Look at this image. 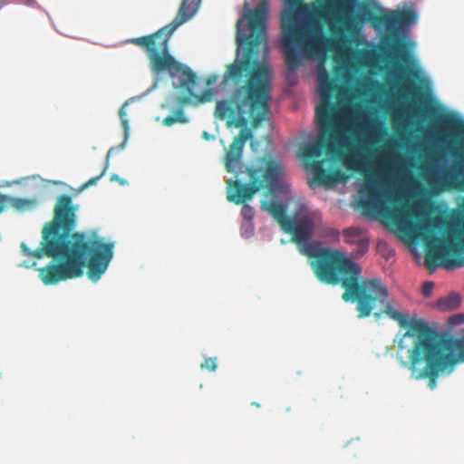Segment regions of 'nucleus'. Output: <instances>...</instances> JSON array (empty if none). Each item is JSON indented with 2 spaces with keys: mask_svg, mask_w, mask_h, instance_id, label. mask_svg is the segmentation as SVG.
<instances>
[{
  "mask_svg": "<svg viewBox=\"0 0 464 464\" xmlns=\"http://www.w3.org/2000/svg\"><path fill=\"white\" fill-rule=\"evenodd\" d=\"M383 29L387 31L380 41L379 49L387 57L392 60L407 63L409 62V53L406 44L400 40L397 35L398 29L415 24L417 14L413 10H403L401 12H387Z\"/></svg>",
  "mask_w": 464,
  "mask_h": 464,
  "instance_id": "obj_9",
  "label": "nucleus"
},
{
  "mask_svg": "<svg viewBox=\"0 0 464 464\" xmlns=\"http://www.w3.org/2000/svg\"><path fill=\"white\" fill-rule=\"evenodd\" d=\"M111 180L113 181V180H116L118 181L120 184L121 185H124L126 183L125 180L121 179L118 175L116 174H113L111 177Z\"/></svg>",
  "mask_w": 464,
  "mask_h": 464,
  "instance_id": "obj_27",
  "label": "nucleus"
},
{
  "mask_svg": "<svg viewBox=\"0 0 464 464\" xmlns=\"http://www.w3.org/2000/svg\"><path fill=\"white\" fill-rule=\"evenodd\" d=\"M198 2L199 0H182L179 12L170 24L161 27L154 34L128 41L143 48L154 72H168L170 77L183 76L178 87L183 90L186 95L178 96L177 103L179 107L172 115H169L163 120L162 123L168 127L175 123H187L188 121L183 110L185 106L193 102L195 104L209 102L214 96V92L211 89H207L200 94H195L193 89L197 85V75L188 66L176 61L169 53V41L171 34L179 26L188 21L196 14Z\"/></svg>",
  "mask_w": 464,
  "mask_h": 464,
  "instance_id": "obj_6",
  "label": "nucleus"
},
{
  "mask_svg": "<svg viewBox=\"0 0 464 464\" xmlns=\"http://www.w3.org/2000/svg\"><path fill=\"white\" fill-rule=\"evenodd\" d=\"M216 79H217L216 76L208 77V82H207L208 85H210V84L214 83L216 82Z\"/></svg>",
  "mask_w": 464,
  "mask_h": 464,
  "instance_id": "obj_29",
  "label": "nucleus"
},
{
  "mask_svg": "<svg viewBox=\"0 0 464 464\" xmlns=\"http://www.w3.org/2000/svg\"><path fill=\"white\" fill-rule=\"evenodd\" d=\"M449 324L451 326L460 325L464 324V314H457L450 317Z\"/></svg>",
  "mask_w": 464,
  "mask_h": 464,
  "instance_id": "obj_23",
  "label": "nucleus"
},
{
  "mask_svg": "<svg viewBox=\"0 0 464 464\" xmlns=\"http://www.w3.org/2000/svg\"><path fill=\"white\" fill-rule=\"evenodd\" d=\"M462 301L461 295L457 292L440 297L437 301V306L441 311H451L459 307Z\"/></svg>",
  "mask_w": 464,
  "mask_h": 464,
  "instance_id": "obj_17",
  "label": "nucleus"
},
{
  "mask_svg": "<svg viewBox=\"0 0 464 464\" xmlns=\"http://www.w3.org/2000/svg\"><path fill=\"white\" fill-rule=\"evenodd\" d=\"M350 301L357 303L359 317L372 314L379 318L382 314L396 321L407 329L398 343V349L407 348L405 341L413 339V345L409 349L408 362L404 366L417 372V379H429V387L437 386L440 372L453 367L458 362H464V337L453 339L438 334L423 320L409 317L406 314L393 309L389 301L388 292H350Z\"/></svg>",
  "mask_w": 464,
  "mask_h": 464,
  "instance_id": "obj_5",
  "label": "nucleus"
},
{
  "mask_svg": "<svg viewBox=\"0 0 464 464\" xmlns=\"http://www.w3.org/2000/svg\"><path fill=\"white\" fill-rule=\"evenodd\" d=\"M386 11L376 0H358L352 2L350 10V46L361 44V33L366 23L375 30H382Z\"/></svg>",
  "mask_w": 464,
  "mask_h": 464,
  "instance_id": "obj_10",
  "label": "nucleus"
},
{
  "mask_svg": "<svg viewBox=\"0 0 464 464\" xmlns=\"http://www.w3.org/2000/svg\"><path fill=\"white\" fill-rule=\"evenodd\" d=\"M251 138V131L247 129L240 130L234 138L225 155V165L227 172L235 173L238 178L241 172V160L245 143ZM249 182L243 183L241 179H228L227 181V199L237 205H243L241 215L244 219L251 220L254 209L246 201L251 200L262 188L274 190L284 175V166L281 160L272 156H263L257 159L253 166L245 167Z\"/></svg>",
  "mask_w": 464,
  "mask_h": 464,
  "instance_id": "obj_7",
  "label": "nucleus"
},
{
  "mask_svg": "<svg viewBox=\"0 0 464 464\" xmlns=\"http://www.w3.org/2000/svg\"><path fill=\"white\" fill-rule=\"evenodd\" d=\"M434 288V283L428 281L422 285L421 290H432Z\"/></svg>",
  "mask_w": 464,
  "mask_h": 464,
  "instance_id": "obj_25",
  "label": "nucleus"
},
{
  "mask_svg": "<svg viewBox=\"0 0 464 464\" xmlns=\"http://www.w3.org/2000/svg\"><path fill=\"white\" fill-rule=\"evenodd\" d=\"M349 168L350 169H353V160H352V157L350 156V165H349Z\"/></svg>",
  "mask_w": 464,
  "mask_h": 464,
  "instance_id": "obj_34",
  "label": "nucleus"
},
{
  "mask_svg": "<svg viewBox=\"0 0 464 464\" xmlns=\"http://www.w3.org/2000/svg\"><path fill=\"white\" fill-rule=\"evenodd\" d=\"M326 236H329V237L336 239V238H338L339 233L337 230L331 228V229H328Z\"/></svg>",
  "mask_w": 464,
  "mask_h": 464,
  "instance_id": "obj_26",
  "label": "nucleus"
},
{
  "mask_svg": "<svg viewBox=\"0 0 464 464\" xmlns=\"http://www.w3.org/2000/svg\"><path fill=\"white\" fill-rule=\"evenodd\" d=\"M269 12L267 0H262L254 10H249L247 36L237 30L238 44H246V53L227 65L224 83L235 86L229 99L219 101L216 113L220 119L233 118L237 126L250 121L253 128L270 119L272 74L268 65L255 57L258 49L267 53L266 18Z\"/></svg>",
  "mask_w": 464,
  "mask_h": 464,
  "instance_id": "obj_4",
  "label": "nucleus"
},
{
  "mask_svg": "<svg viewBox=\"0 0 464 464\" xmlns=\"http://www.w3.org/2000/svg\"><path fill=\"white\" fill-rule=\"evenodd\" d=\"M113 151H114V148H111L109 150V151L107 153L106 163H105V166H104L102 171L101 172V174L96 177L91 178L88 181H86L84 184H82L80 188V190H83L91 186L96 185L98 183V181L105 175V173L107 172V170L109 169V158L111 157V155Z\"/></svg>",
  "mask_w": 464,
  "mask_h": 464,
  "instance_id": "obj_19",
  "label": "nucleus"
},
{
  "mask_svg": "<svg viewBox=\"0 0 464 464\" xmlns=\"http://www.w3.org/2000/svg\"><path fill=\"white\" fill-rule=\"evenodd\" d=\"M464 179V167L453 164L439 175H430V182L440 190L459 189L462 187Z\"/></svg>",
  "mask_w": 464,
  "mask_h": 464,
  "instance_id": "obj_14",
  "label": "nucleus"
},
{
  "mask_svg": "<svg viewBox=\"0 0 464 464\" xmlns=\"http://www.w3.org/2000/svg\"><path fill=\"white\" fill-rule=\"evenodd\" d=\"M217 367H218V364H217V359L216 358H207L201 363V369H206V370H208L210 372L216 371Z\"/></svg>",
  "mask_w": 464,
  "mask_h": 464,
  "instance_id": "obj_21",
  "label": "nucleus"
},
{
  "mask_svg": "<svg viewBox=\"0 0 464 464\" xmlns=\"http://www.w3.org/2000/svg\"><path fill=\"white\" fill-rule=\"evenodd\" d=\"M305 256L317 279L328 285L341 284L343 290H348V256L343 252L331 247L311 246Z\"/></svg>",
  "mask_w": 464,
  "mask_h": 464,
  "instance_id": "obj_8",
  "label": "nucleus"
},
{
  "mask_svg": "<svg viewBox=\"0 0 464 464\" xmlns=\"http://www.w3.org/2000/svg\"><path fill=\"white\" fill-rule=\"evenodd\" d=\"M440 123L447 128L452 130H458L459 132L464 134V122L454 118L452 115H443L439 119Z\"/></svg>",
  "mask_w": 464,
  "mask_h": 464,
  "instance_id": "obj_18",
  "label": "nucleus"
},
{
  "mask_svg": "<svg viewBox=\"0 0 464 464\" xmlns=\"http://www.w3.org/2000/svg\"><path fill=\"white\" fill-rule=\"evenodd\" d=\"M39 203L40 200L36 197L24 198L11 196L10 207L16 212L23 213L35 209L39 206Z\"/></svg>",
  "mask_w": 464,
  "mask_h": 464,
  "instance_id": "obj_16",
  "label": "nucleus"
},
{
  "mask_svg": "<svg viewBox=\"0 0 464 464\" xmlns=\"http://www.w3.org/2000/svg\"><path fill=\"white\" fill-rule=\"evenodd\" d=\"M349 54H350V56L352 55V51H351V50H350V52H349Z\"/></svg>",
  "mask_w": 464,
  "mask_h": 464,
  "instance_id": "obj_40",
  "label": "nucleus"
},
{
  "mask_svg": "<svg viewBox=\"0 0 464 464\" xmlns=\"http://www.w3.org/2000/svg\"><path fill=\"white\" fill-rule=\"evenodd\" d=\"M314 15L327 24L333 32L340 23V34H348V0H315Z\"/></svg>",
  "mask_w": 464,
  "mask_h": 464,
  "instance_id": "obj_12",
  "label": "nucleus"
},
{
  "mask_svg": "<svg viewBox=\"0 0 464 464\" xmlns=\"http://www.w3.org/2000/svg\"><path fill=\"white\" fill-rule=\"evenodd\" d=\"M120 117L121 120L122 126L127 130L129 129V123H128V120L126 119V111L123 107H121L120 110Z\"/></svg>",
  "mask_w": 464,
  "mask_h": 464,
  "instance_id": "obj_24",
  "label": "nucleus"
},
{
  "mask_svg": "<svg viewBox=\"0 0 464 464\" xmlns=\"http://www.w3.org/2000/svg\"><path fill=\"white\" fill-rule=\"evenodd\" d=\"M349 95H350V96L352 95V92H349Z\"/></svg>",
  "mask_w": 464,
  "mask_h": 464,
  "instance_id": "obj_41",
  "label": "nucleus"
},
{
  "mask_svg": "<svg viewBox=\"0 0 464 464\" xmlns=\"http://www.w3.org/2000/svg\"><path fill=\"white\" fill-rule=\"evenodd\" d=\"M416 94H417V96H418L419 98H421V97H428V93H426V92H422L420 91V88H417Z\"/></svg>",
  "mask_w": 464,
  "mask_h": 464,
  "instance_id": "obj_28",
  "label": "nucleus"
},
{
  "mask_svg": "<svg viewBox=\"0 0 464 464\" xmlns=\"http://www.w3.org/2000/svg\"><path fill=\"white\" fill-rule=\"evenodd\" d=\"M410 73L412 75V76H416V73L413 72H410Z\"/></svg>",
  "mask_w": 464,
  "mask_h": 464,
  "instance_id": "obj_38",
  "label": "nucleus"
},
{
  "mask_svg": "<svg viewBox=\"0 0 464 464\" xmlns=\"http://www.w3.org/2000/svg\"><path fill=\"white\" fill-rule=\"evenodd\" d=\"M348 298H349L348 292H343L342 299L344 300L345 302H348Z\"/></svg>",
  "mask_w": 464,
  "mask_h": 464,
  "instance_id": "obj_30",
  "label": "nucleus"
},
{
  "mask_svg": "<svg viewBox=\"0 0 464 464\" xmlns=\"http://www.w3.org/2000/svg\"><path fill=\"white\" fill-rule=\"evenodd\" d=\"M78 209L72 196L60 195L53 219L42 229L40 247L33 250L24 242L20 245L24 257L20 266L37 270L45 285L80 277L85 267L88 278L97 282L113 256L114 243L104 242L96 233L74 232Z\"/></svg>",
  "mask_w": 464,
  "mask_h": 464,
  "instance_id": "obj_2",
  "label": "nucleus"
},
{
  "mask_svg": "<svg viewBox=\"0 0 464 464\" xmlns=\"http://www.w3.org/2000/svg\"><path fill=\"white\" fill-rule=\"evenodd\" d=\"M380 167L362 173L357 202L362 213L385 219L401 233H415L425 246V266L430 271L439 266L454 269L462 266L464 221L446 224L440 217H432L413 225L411 218L418 216L413 205L390 206L396 201L391 173L386 164Z\"/></svg>",
  "mask_w": 464,
  "mask_h": 464,
  "instance_id": "obj_3",
  "label": "nucleus"
},
{
  "mask_svg": "<svg viewBox=\"0 0 464 464\" xmlns=\"http://www.w3.org/2000/svg\"><path fill=\"white\" fill-rule=\"evenodd\" d=\"M314 221L307 214L295 213L290 218L283 230L292 236V241L298 246L304 256L311 246H318L320 241H310L314 231Z\"/></svg>",
  "mask_w": 464,
  "mask_h": 464,
  "instance_id": "obj_13",
  "label": "nucleus"
},
{
  "mask_svg": "<svg viewBox=\"0 0 464 464\" xmlns=\"http://www.w3.org/2000/svg\"><path fill=\"white\" fill-rule=\"evenodd\" d=\"M11 196L0 193V214L10 207Z\"/></svg>",
  "mask_w": 464,
  "mask_h": 464,
  "instance_id": "obj_22",
  "label": "nucleus"
},
{
  "mask_svg": "<svg viewBox=\"0 0 464 464\" xmlns=\"http://www.w3.org/2000/svg\"><path fill=\"white\" fill-rule=\"evenodd\" d=\"M349 68H350V70L352 69V63H350Z\"/></svg>",
  "mask_w": 464,
  "mask_h": 464,
  "instance_id": "obj_39",
  "label": "nucleus"
},
{
  "mask_svg": "<svg viewBox=\"0 0 464 464\" xmlns=\"http://www.w3.org/2000/svg\"><path fill=\"white\" fill-rule=\"evenodd\" d=\"M282 51L285 79L296 83L295 71L302 60L317 59L320 103L315 115L319 135L300 147L298 158L312 171L309 182L334 187L348 179V34L328 36L316 19L282 21Z\"/></svg>",
  "mask_w": 464,
  "mask_h": 464,
  "instance_id": "obj_1",
  "label": "nucleus"
},
{
  "mask_svg": "<svg viewBox=\"0 0 464 464\" xmlns=\"http://www.w3.org/2000/svg\"><path fill=\"white\" fill-rule=\"evenodd\" d=\"M381 87L380 83L371 77H363L362 80V88L363 91L373 93L374 91Z\"/></svg>",
  "mask_w": 464,
  "mask_h": 464,
  "instance_id": "obj_20",
  "label": "nucleus"
},
{
  "mask_svg": "<svg viewBox=\"0 0 464 464\" xmlns=\"http://www.w3.org/2000/svg\"><path fill=\"white\" fill-rule=\"evenodd\" d=\"M423 293H424V295H425L426 297H430V296L431 295V293H432V292L425 291V292H423Z\"/></svg>",
  "mask_w": 464,
  "mask_h": 464,
  "instance_id": "obj_31",
  "label": "nucleus"
},
{
  "mask_svg": "<svg viewBox=\"0 0 464 464\" xmlns=\"http://www.w3.org/2000/svg\"><path fill=\"white\" fill-rule=\"evenodd\" d=\"M261 209L267 211L281 226L282 229L288 222L291 217L286 214V207L284 204L278 203L275 200L261 201Z\"/></svg>",
  "mask_w": 464,
  "mask_h": 464,
  "instance_id": "obj_15",
  "label": "nucleus"
},
{
  "mask_svg": "<svg viewBox=\"0 0 464 464\" xmlns=\"http://www.w3.org/2000/svg\"><path fill=\"white\" fill-rule=\"evenodd\" d=\"M252 404H253V405H256V407H259V406H260V405H259V403H256V402H253Z\"/></svg>",
  "mask_w": 464,
  "mask_h": 464,
  "instance_id": "obj_37",
  "label": "nucleus"
},
{
  "mask_svg": "<svg viewBox=\"0 0 464 464\" xmlns=\"http://www.w3.org/2000/svg\"><path fill=\"white\" fill-rule=\"evenodd\" d=\"M203 137H204L205 139H208V134L207 132H204V133H203Z\"/></svg>",
  "mask_w": 464,
  "mask_h": 464,
  "instance_id": "obj_36",
  "label": "nucleus"
},
{
  "mask_svg": "<svg viewBox=\"0 0 464 464\" xmlns=\"http://www.w3.org/2000/svg\"><path fill=\"white\" fill-rule=\"evenodd\" d=\"M343 235L345 237V236H348V229H343Z\"/></svg>",
  "mask_w": 464,
  "mask_h": 464,
  "instance_id": "obj_33",
  "label": "nucleus"
},
{
  "mask_svg": "<svg viewBox=\"0 0 464 464\" xmlns=\"http://www.w3.org/2000/svg\"><path fill=\"white\" fill-rule=\"evenodd\" d=\"M393 255H394L393 251L392 250H389L386 258H389L390 256H393Z\"/></svg>",
  "mask_w": 464,
  "mask_h": 464,
  "instance_id": "obj_32",
  "label": "nucleus"
},
{
  "mask_svg": "<svg viewBox=\"0 0 464 464\" xmlns=\"http://www.w3.org/2000/svg\"><path fill=\"white\" fill-rule=\"evenodd\" d=\"M352 119V112L350 111V120ZM349 130L350 131L352 130V122L350 121V127H349Z\"/></svg>",
  "mask_w": 464,
  "mask_h": 464,
  "instance_id": "obj_35",
  "label": "nucleus"
},
{
  "mask_svg": "<svg viewBox=\"0 0 464 464\" xmlns=\"http://www.w3.org/2000/svg\"><path fill=\"white\" fill-rule=\"evenodd\" d=\"M368 245V240L358 228L350 227V290H386L378 278L360 277L362 268L353 261L367 252Z\"/></svg>",
  "mask_w": 464,
  "mask_h": 464,
  "instance_id": "obj_11",
  "label": "nucleus"
}]
</instances>
